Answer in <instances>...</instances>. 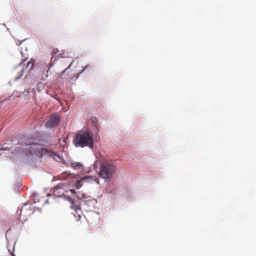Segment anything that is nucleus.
Wrapping results in <instances>:
<instances>
[{
	"mask_svg": "<svg viewBox=\"0 0 256 256\" xmlns=\"http://www.w3.org/2000/svg\"><path fill=\"white\" fill-rule=\"evenodd\" d=\"M92 180V177L88 176H84V178H82L80 180L76 181V182L74 184L75 187L78 189L80 188L84 183V180Z\"/></svg>",
	"mask_w": 256,
	"mask_h": 256,
	"instance_id": "10",
	"label": "nucleus"
},
{
	"mask_svg": "<svg viewBox=\"0 0 256 256\" xmlns=\"http://www.w3.org/2000/svg\"><path fill=\"white\" fill-rule=\"evenodd\" d=\"M82 198H84V194H82Z\"/></svg>",
	"mask_w": 256,
	"mask_h": 256,
	"instance_id": "14",
	"label": "nucleus"
},
{
	"mask_svg": "<svg viewBox=\"0 0 256 256\" xmlns=\"http://www.w3.org/2000/svg\"><path fill=\"white\" fill-rule=\"evenodd\" d=\"M61 57H62V58H65V56H62Z\"/></svg>",
	"mask_w": 256,
	"mask_h": 256,
	"instance_id": "18",
	"label": "nucleus"
},
{
	"mask_svg": "<svg viewBox=\"0 0 256 256\" xmlns=\"http://www.w3.org/2000/svg\"><path fill=\"white\" fill-rule=\"evenodd\" d=\"M88 182V180H84V182Z\"/></svg>",
	"mask_w": 256,
	"mask_h": 256,
	"instance_id": "17",
	"label": "nucleus"
},
{
	"mask_svg": "<svg viewBox=\"0 0 256 256\" xmlns=\"http://www.w3.org/2000/svg\"><path fill=\"white\" fill-rule=\"evenodd\" d=\"M53 53L54 54H56V52H58V48H54L53 50Z\"/></svg>",
	"mask_w": 256,
	"mask_h": 256,
	"instance_id": "13",
	"label": "nucleus"
},
{
	"mask_svg": "<svg viewBox=\"0 0 256 256\" xmlns=\"http://www.w3.org/2000/svg\"><path fill=\"white\" fill-rule=\"evenodd\" d=\"M65 185L63 184H60L54 186L53 190L54 195L58 198L62 197L64 194V190L63 187Z\"/></svg>",
	"mask_w": 256,
	"mask_h": 256,
	"instance_id": "7",
	"label": "nucleus"
},
{
	"mask_svg": "<svg viewBox=\"0 0 256 256\" xmlns=\"http://www.w3.org/2000/svg\"><path fill=\"white\" fill-rule=\"evenodd\" d=\"M12 256H16L13 253L11 252Z\"/></svg>",
	"mask_w": 256,
	"mask_h": 256,
	"instance_id": "15",
	"label": "nucleus"
},
{
	"mask_svg": "<svg viewBox=\"0 0 256 256\" xmlns=\"http://www.w3.org/2000/svg\"><path fill=\"white\" fill-rule=\"evenodd\" d=\"M34 208L30 204H24L20 210L18 214L20 216L24 218L27 217L34 213Z\"/></svg>",
	"mask_w": 256,
	"mask_h": 256,
	"instance_id": "4",
	"label": "nucleus"
},
{
	"mask_svg": "<svg viewBox=\"0 0 256 256\" xmlns=\"http://www.w3.org/2000/svg\"><path fill=\"white\" fill-rule=\"evenodd\" d=\"M60 118L56 114H52L49 120L45 124V126L47 128H51L58 126Z\"/></svg>",
	"mask_w": 256,
	"mask_h": 256,
	"instance_id": "5",
	"label": "nucleus"
},
{
	"mask_svg": "<svg viewBox=\"0 0 256 256\" xmlns=\"http://www.w3.org/2000/svg\"><path fill=\"white\" fill-rule=\"evenodd\" d=\"M24 150V149H22H22H20V150Z\"/></svg>",
	"mask_w": 256,
	"mask_h": 256,
	"instance_id": "19",
	"label": "nucleus"
},
{
	"mask_svg": "<svg viewBox=\"0 0 256 256\" xmlns=\"http://www.w3.org/2000/svg\"><path fill=\"white\" fill-rule=\"evenodd\" d=\"M96 200L94 199H89L84 202L83 204L86 210H91L94 208Z\"/></svg>",
	"mask_w": 256,
	"mask_h": 256,
	"instance_id": "8",
	"label": "nucleus"
},
{
	"mask_svg": "<svg viewBox=\"0 0 256 256\" xmlns=\"http://www.w3.org/2000/svg\"><path fill=\"white\" fill-rule=\"evenodd\" d=\"M72 166L75 169L82 167V164L79 162L72 163Z\"/></svg>",
	"mask_w": 256,
	"mask_h": 256,
	"instance_id": "12",
	"label": "nucleus"
},
{
	"mask_svg": "<svg viewBox=\"0 0 256 256\" xmlns=\"http://www.w3.org/2000/svg\"><path fill=\"white\" fill-rule=\"evenodd\" d=\"M116 168L114 162L111 160L104 161L100 166L99 175L104 179L110 178L114 172Z\"/></svg>",
	"mask_w": 256,
	"mask_h": 256,
	"instance_id": "3",
	"label": "nucleus"
},
{
	"mask_svg": "<svg viewBox=\"0 0 256 256\" xmlns=\"http://www.w3.org/2000/svg\"><path fill=\"white\" fill-rule=\"evenodd\" d=\"M34 66V62L30 61H29L26 64V66H24L22 64H20L18 68H22L20 70V71L18 76H16L15 78V80H18L20 79L24 74V71L28 69V71L30 70Z\"/></svg>",
	"mask_w": 256,
	"mask_h": 256,
	"instance_id": "6",
	"label": "nucleus"
},
{
	"mask_svg": "<svg viewBox=\"0 0 256 256\" xmlns=\"http://www.w3.org/2000/svg\"><path fill=\"white\" fill-rule=\"evenodd\" d=\"M20 144L22 146H34L29 148L28 151L30 154H35L38 156L42 155H46L50 156L57 162H60L62 158L53 150H48L46 148H42L40 145H37L33 140L30 138H22L20 142Z\"/></svg>",
	"mask_w": 256,
	"mask_h": 256,
	"instance_id": "1",
	"label": "nucleus"
},
{
	"mask_svg": "<svg viewBox=\"0 0 256 256\" xmlns=\"http://www.w3.org/2000/svg\"><path fill=\"white\" fill-rule=\"evenodd\" d=\"M74 142L76 146L82 148L88 146L92 148L94 145L93 138L90 135L88 132L76 134Z\"/></svg>",
	"mask_w": 256,
	"mask_h": 256,
	"instance_id": "2",
	"label": "nucleus"
},
{
	"mask_svg": "<svg viewBox=\"0 0 256 256\" xmlns=\"http://www.w3.org/2000/svg\"><path fill=\"white\" fill-rule=\"evenodd\" d=\"M54 56H52V58L51 60L52 61V60H53V59H54Z\"/></svg>",
	"mask_w": 256,
	"mask_h": 256,
	"instance_id": "16",
	"label": "nucleus"
},
{
	"mask_svg": "<svg viewBox=\"0 0 256 256\" xmlns=\"http://www.w3.org/2000/svg\"><path fill=\"white\" fill-rule=\"evenodd\" d=\"M62 198H64L65 200H68V202H70V208L74 209L76 212H77L78 210H80V206L74 204V200L70 196H68L64 193L62 196Z\"/></svg>",
	"mask_w": 256,
	"mask_h": 256,
	"instance_id": "9",
	"label": "nucleus"
},
{
	"mask_svg": "<svg viewBox=\"0 0 256 256\" xmlns=\"http://www.w3.org/2000/svg\"><path fill=\"white\" fill-rule=\"evenodd\" d=\"M70 54H71V55H72V56H68L66 58H64L62 60V62H63L64 64L66 63V64H69L68 66L63 72V73L68 68H70V65L72 64V58L74 56V54L72 53Z\"/></svg>",
	"mask_w": 256,
	"mask_h": 256,
	"instance_id": "11",
	"label": "nucleus"
}]
</instances>
